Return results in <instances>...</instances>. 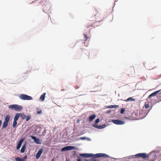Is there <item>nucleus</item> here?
Masks as SVG:
<instances>
[{
  "instance_id": "19",
  "label": "nucleus",
  "mask_w": 161,
  "mask_h": 161,
  "mask_svg": "<svg viewBox=\"0 0 161 161\" xmlns=\"http://www.w3.org/2000/svg\"><path fill=\"white\" fill-rule=\"evenodd\" d=\"M9 119H10L9 115L8 114L6 116L5 119V122L8 123V122L9 121Z\"/></svg>"
},
{
  "instance_id": "9",
  "label": "nucleus",
  "mask_w": 161,
  "mask_h": 161,
  "mask_svg": "<svg viewBox=\"0 0 161 161\" xmlns=\"http://www.w3.org/2000/svg\"><path fill=\"white\" fill-rule=\"evenodd\" d=\"M24 140V139H22L19 141L16 147V149L17 150H18L19 149Z\"/></svg>"
},
{
  "instance_id": "33",
  "label": "nucleus",
  "mask_w": 161,
  "mask_h": 161,
  "mask_svg": "<svg viewBox=\"0 0 161 161\" xmlns=\"http://www.w3.org/2000/svg\"><path fill=\"white\" fill-rule=\"evenodd\" d=\"M52 161H55L54 159V158H53L52 160Z\"/></svg>"
},
{
  "instance_id": "3",
  "label": "nucleus",
  "mask_w": 161,
  "mask_h": 161,
  "mask_svg": "<svg viewBox=\"0 0 161 161\" xmlns=\"http://www.w3.org/2000/svg\"><path fill=\"white\" fill-rule=\"evenodd\" d=\"M8 108L12 110H14L17 111H20L23 108L21 106L17 104L10 105L9 106Z\"/></svg>"
},
{
  "instance_id": "28",
  "label": "nucleus",
  "mask_w": 161,
  "mask_h": 161,
  "mask_svg": "<svg viewBox=\"0 0 161 161\" xmlns=\"http://www.w3.org/2000/svg\"><path fill=\"white\" fill-rule=\"evenodd\" d=\"M99 121H100V119H98V118L97 119H96V121H95V123L96 124H97V123H99Z\"/></svg>"
},
{
  "instance_id": "4",
  "label": "nucleus",
  "mask_w": 161,
  "mask_h": 161,
  "mask_svg": "<svg viewBox=\"0 0 161 161\" xmlns=\"http://www.w3.org/2000/svg\"><path fill=\"white\" fill-rule=\"evenodd\" d=\"M19 97L20 99L23 100H31L32 99L31 97L24 94H20Z\"/></svg>"
},
{
  "instance_id": "13",
  "label": "nucleus",
  "mask_w": 161,
  "mask_h": 161,
  "mask_svg": "<svg viewBox=\"0 0 161 161\" xmlns=\"http://www.w3.org/2000/svg\"><path fill=\"white\" fill-rule=\"evenodd\" d=\"M96 117V115L94 114L90 116L89 118V121L90 122H92L93 119L95 118Z\"/></svg>"
},
{
  "instance_id": "16",
  "label": "nucleus",
  "mask_w": 161,
  "mask_h": 161,
  "mask_svg": "<svg viewBox=\"0 0 161 161\" xmlns=\"http://www.w3.org/2000/svg\"><path fill=\"white\" fill-rule=\"evenodd\" d=\"M46 94V93H44L41 95L40 98V100H41L42 101L44 100Z\"/></svg>"
},
{
  "instance_id": "11",
  "label": "nucleus",
  "mask_w": 161,
  "mask_h": 161,
  "mask_svg": "<svg viewBox=\"0 0 161 161\" xmlns=\"http://www.w3.org/2000/svg\"><path fill=\"white\" fill-rule=\"evenodd\" d=\"M31 137L33 139L34 142L37 144H41V142L39 139L36 138L35 137L33 136H31Z\"/></svg>"
},
{
  "instance_id": "27",
  "label": "nucleus",
  "mask_w": 161,
  "mask_h": 161,
  "mask_svg": "<svg viewBox=\"0 0 161 161\" xmlns=\"http://www.w3.org/2000/svg\"><path fill=\"white\" fill-rule=\"evenodd\" d=\"M125 110V109L124 108H122L121 110L120 113L122 114H123L124 113Z\"/></svg>"
},
{
  "instance_id": "20",
  "label": "nucleus",
  "mask_w": 161,
  "mask_h": 161,
  "mask_svg": "<svg viewBox=\"0 0 161 161\" xmlns=\"http://www.w3.org/2000/svg\"><path fill=\"white\" fill-rule=\"evenodd\" d=\"M8 125V123L4 121L3 123V128H6V127Z\"/></svg>"
},
{
  "instance_id": "7",
  "label": "nucleus",
  "mask_w": 161,
  "mask_h": 161,
  "mask_svg": "<svg viewBox=\"0 0 161 161\" xmlns=\"http://www.w3.org/2000/svg\"><path fill=\"white\" fill-rule=\"evenodd\" d=\"M75 147L73 146H68L63 147L61 151H64L66 150H73L75 149Z\"/></svg>"
},
{
  "instance_id": "8",
  "label": "nucleus",
  "mask_w": 161,
  "mask_h": 161,
  "mask_svg": "<svg viewBox=\"0 0 161 161\" xmlns=\"http://www.w3.org/2000/svg\"><path fill=\"white\" fill-rule=\"evenodd\" d=\"M43 150L42 149H40L36 155V159H38L40 158L41 155L43 152Z\"/></svg>"
},
{
  "instance_id": "30",
  "label": "nucleus",
  "mask_w": 161,
  "mask_h": 161,
  "mask_svg": "<svg viewBox=\"0 0 161 161\" xmlns=\"http://www.w3.org/2000/svg\"><path fill=\"white\" fill-rule=\"evenodd\" d=\"M42 110H40L37 111V113L38 114H42Z\"/></svg>"
},
{
  "instance_id": "23",
  "label": "nucleus",
  "mask_w": 161,
  "mask_h": 161,
  "mask_svg": "<svg viewBox=\"0 0 161 161\" xmlns=\"http://www.w3.org/2000/svg\"><path fill=\"white\" fill-rule=\"evenodd\" d=\"M17 121L14 120V121L13 123V127L14 128H15L16 127V126L17 125Z\"/></svg>"
},
{
  "instance_id": "29",
  "label": "nucleus",
  "mask_w": 161,
  "mask_h": 161,
  "mask_svg": "<svg viewBox=\"0 0 161 161\" xmlns=\"http://www.w3.org/2000/svg\"><path fill=\"white\" fill-rule=\"evenodd\" d=\"M149 107V105L148 104H145V107L146 108H147Z\"/></svg>"
},
{
  "instance_id": "6",
  "label": "nucleus",
  "mask_w": 161,
  "mask_h": 161,
  "mask_svg": "<svg viewBox=\"0 0 161 161\" xmlns=\"http://www.w3.org/2000/svg\"><path fill=\"white\" fill-rule=\"evenodd\" d=\"M137 157H141L143 158H147L148 157V155L146 153H139L135 155Z\"/></svg>"
},
{
  "instance_id": "38",
  "label": "nucleus",
  "mask_w": 161,
  "mask_h": 161,
  "mask_svg": "<svg viewBox=\"0 0 161 161\" xmlns=\"http://www.w3.org/2000/svg\"><path fill=\"white\" fill-rule=\"evenodd\" d=\"M79 120H78V121H77V122L78 123H79Z\"/></svg>"
},
{
  "instance_id": "5",
  "label": "nucleus",
  "mask_w": 161,
  "mask_h": 161,
  "mask_svg": "<svg viewBox=\"0 0 161 161\" xmlns=\"http://www.w3.org/2000/svg\"><path fill=\"white\" fill-rule=\"evenodd\" d=\"M112 121L114 124L117 125H123L125 124V122L120 120L119 119H113L112 120Z\"/></svg>"
},
{
  "instance_id": "24",
  "label": "nucleus",
  "mask_w": 161,
  "mask_h": 161,
  "mask_svg": "<svg viewBox=\"0 0 161 161\" xmlns=\"http://www.w3.org/2000/svg\"><path fill=\"white\" fill-rule=\"evenodd\" d=\"M26 121H29L31 118V116L30 115H28L26 117Z\"/></svg>"
},
{
  "instance_id": "36",
  "label": "nucleus",
  "mask_w": 161,
  "mask_h": 161,
  "mask_svg": "<svg viewBox=\"0 0 161 161\" xmlns=\"http://www.w3.org/2000/svg\"><path fill=\"white\" fill-rule=\"evenodd\" d=\"M65 90H66V89H62V90H61V91H64Z\"/></svg>"
},
{
  "instance_id": "35",
  "label": "nucleus",
  "mask_w": 161,
  "mask_h": 161,
  "mask_svg": "<svg viewBox=\"0 0 161 161\" xmlns=\"http://www.w3.org/2000/svg\"><path fill=\"white\" fill-rule=\"evenodd\" d=\"M93 161H99L98 160L95 159V160H94Z\"/></svg>"
},
{
  "instance_id": "26",
  "label": "nucleus",
  "mask_w": 161,
  "mask_h": 161,
  "mask_svg": "<svg viewBox=\"0 0 161 161\" xmlns=\"http://www.w3.org/2000/svg\"><path fill=\"white\" fill-rule=\"evenodd\" d=\"M156 156L155 155H154L153 158L152 159H151L149 161H155V160L156 159Z\"/></svg>"
},
{
  "instance_id": "37",
  "label": "nucleus",
  "mask_w": 161,
  "mask_h": 161,
  "mask_svg": "<svg viewBox=\"0 0 161 161\" xmlns=\"http://www.w3.org/2000/svg\"><path fill=\"white\" fill-rule=\"evenodd\" d=\"M66 161H69V160H66Z\"/></svg>"
},
{
  "instance_id": "32",
  "label": "nucleus",
  "mask_w": 161,
  "mask_h": 161,
  "mask_svg": "<svg viewBox=\"0 0 161 161\" xmlns=\"http://www.w3.org/2000/svg\"><path fill=\"white\" fill-rule=\"evenodd\" d=\"M77 161H81V160L80 158H79L77 159Z\"/></svg>"
},
{
  "instance_id": "1",
  "label": "nucleus",
  "mask_w": 161,
  "mask_h": 161,
  "mask_svg": "<svg viewBox=\"0 0 161 161\" xmlns=\"http://www.w3.org/2000/svg\"><path fill=\"white\" fill-rule=\"evenodd\" d=\"M101 17L99 16V14L96 13L95 14H92L91 16L87 22V27H94L95 26V22H100L102 21Z\"/></svg>"
},
{
  "instance_id": "10",
  "label": "nucleus",
  "mask_w": 161,
  "mask_h": 161,
  "mask_svg": "<svg viewBox=\"0 0 161 161\" xmlns=\"http://www.w3.org/2000/svg\"><path fill=\"white\" fill-rule=\"evenodd\" d=\"M93 126L96 128L99 129H102L104 128L106 126V125H93Z\"/></svg>"
},
{
  "instance_id": "21",
  "label": "nucleus",
  "mask_w": 161,
  "mask_h": 161,
  "mask_svg": "<svg viewBox=\"0 0 161 161\" xmlns=\"http://www.w3.org/2000/svg\"><path fill=\"white\" fill-rule=\"evenodd\" d=\"M119 107L118 105H111L108 106V108H118Z\"/></svg>"
},
{
  "instance_id": "22",
  "label": "nucleus",
  "mask_w": 161,
  "mask_h": 161,
  "mask_svg": "<svg viewBox=\"0 0 161 161\" xmlns=\"http://www.w3.org/2000/svg\"><path fill=\"white\" fill-rule=\"evenodd\" d=\"M15 159L16 161H25L23 159L19 158H15Z\"/></svg>"
},
{
  "instance_id": "25",
  "label": "nucleus",
  "mask_w": 161,
  "mask_h": 161,
  "mask_svg": "<svg viewBox=\"0 0 161 161\" xmlns=\"http://www.w3.org/2000/svg\"><path fill=\"white\" fill-rule=\"evenodd\" d=\"M83 35H84V41H86L87 40V38H88L87 36V35L85 34H84Z\"/></svg>"
},
{
  "instance_id": "17",
  "label": "nucleus",
  "mask_w": 161,
  "mask_h": 161,
  "mask_svg": "<svg viewBox=\"0 0 161 161\" xmlns=\"http://www.w3.org/2000/svg\"><path fill=\"white\" fill-rule=\"evenodd\" d=\"M25 144H24L22 147L21 148L20 150V152L21 153H23L25 152Z\"/></svg>"
},
{
  "instance_id": "34",
  "label": "nucleus",
  "mask_w": 161,
  "mask_h": 161,
  "mask_svg": "<svg viewBox=\"0 0 161 161\" xmlns=\"http://www.w3.org/2000/svg\"><path fill=\"white\" fill-rule=\"evenodd\" d=\"M27 158V156H25L24 157V158H25V159H26V158Z\"/></svg>"
},
{
  "instance_id": "31",
  "label": "nucleus",
  "mask_w": 161,
  "mask_h": 161,
  "mask_svg": "<svg viewBox=\"0 0 161 161\" xmlns=\"http://www.w3.org/2000/svg\"><path fill=\"white\" fill-rule=\"evenodd\" d=\"M80 139L82 140H84L86 139V137H80Z\"/></svg>"
},
{
  "instance_id": "18",
  "label": "nucleus",
  "mask_w": 161,
  "mask_h": 161,
  "mask_svg": "<svg viewBox=\"0 0 161 161\" xmlns=\"http://www.w3.org/2000/svg\"><path fill=\"white\" fill-rule=\"evenodd\" d=\"M20 117L22 119H24L26 118V115L23 113H20Z\"/></svg>"
},
{
  "instance_id": "15",
  "label": "nucleus",
  "mask_w": 161,
  "mask_h": 161,
  "mask_svg": "<svg viewBox=\"0 0 161 161\" xmlns=\"http://www.w3.org/2000/svg\"><path fill=\"white\" fill-rule=\"evenodd\" d=\"M124 101L126 102H128L129 101H135V98H133L132 97H130L128 99H127L126 100H124Z\"/></svg>"
},
{
  "instance_id": "14",
  "label": "nucleus",
  "mask_w": 161,
  "mask_h": 161,
  "mask_svg": "<svg viewBox=\"0 0 161 161\" xmlns=\"http://www.w3.org/2000/svg\"><path fill=\"white\" fill-rule=\"evenodd\" d=\"M20 116V114L17 113L15 115L14 118V120L17 121L18 120L19 117Z\"/></svg>"
},
{
  "instance_id": "12",
  "label": "nucleus",
  "mask_w": 161,
  "mask_h": 161,
  "mask_svg": "<svg viewBox=\"0 0 161 161\" xmlns=\"http://www.w3.org/2000/svg\"><path fill=\"white\" fill-rule=\"evenodd\" d=\"M160 90H158L157 91H156L154 92L153 93L151 94L148 97L150 98L152 97L153 96H155V95L157 94L158 93L160 92Z\"/></svg>"
},
{
  "instance_id": "2",
  "label": "nucleus",
  "mask_w": 161,
  "mask_h": 161,
  "mask_svg": "<svg viewBox=\"0 0 161 161\" xmlns=\"http://www.w3.org/2000/svg\"><path fill=\"white\" fill-rule=\"evenodd\" d=\"M80 156L85 158L92 157L93 158H95L97 157H108L109 156L108 155L102 153H97L95 154L89 153H83L80 154Z\"/></svg>"
}]
</instances>
